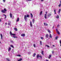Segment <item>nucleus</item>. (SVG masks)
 I'll list each match as a JSON object with an SVG mask.
<instances>
[{
  "mask_svg": "<svg viewBox=\"0 0 61 61\" xmlns=\"http://www.w3.org/2000/svg\"><path fill=\"white\" fill-rule=\"evenodd\" d=\"M6 11V9L4 8V10H1V12H2V13H5Z\"/></svg>",
  "mask_w": 61,
  "mask_h": 61,
  "instance_id": "1",
  "label": "nucleus"
},
{
  "mask_svg": "<svg viewBox=\"0 0 61 61\" xmlns=\"http://www.w3.org/2000/svg\"><path fill=\"white\" fill-rule=\"evenodd\" d=\"M10 34L11 35V36H16V35L14 34H13L12 33V32L11 31H10Z\"/></svg>",
  "mask_w": 61,
  "mask_h": 61,
  "instance_id": "2",
  "label": "nucleus"
},
{
  "mask_svg": "<svg viewBox=\"0 0 61 61\" xmlns=\"http://www.w3.org/2000/svg\"><path fill=\"white\" fill-rule=\"evenodd\" d=\"M39 54H38L37 56V58H39V57H40V58H42V56H39Z\"/></svg>",
  "mask_w": 61,
  "mask_h": 61,
  "instance_id": "3",
  "label": "nucleus"
},
{
  "mask_svg": "<svg viewBox=\"0 0 61 61\" xmlns=\"http://www.w3.org/2000/svg\"><path fill=\"white\" fill-rule=\"evenodd\" d=\"M46 14H45L44 17V18H45V19H47V17H46V15H47V12H46Z\"/></svg>",
  "mask_w": 61,
  "mask_h": 61,
  "instance_id": "4",
  "label": "nucleus"
},
{
  "mask_svg": "<svg viewBox=\"0 0 61 61\" xmlns=\"http://www.w3.org/2000/svg\"><path fill=\"white\" fill-rule=\"evenodd\" d=\"M56 30L57 33L58 34V35H60V33H59V31H58V30H57V29H56Z\"/></svg>",
  "mask_w": 61,
  "mask_h": 61,
  "instance_id": "5",
  "label": "nucleus"
},
{
  "mask_svg": "<svg viewBox=\"0 0 61 61\" xmlns=\"http://www.w3.org/2000/svg\"><path fill=\"white\" fill-rule=\"evenodd\" d=\"M24 19L25 20H26L27 18V17L26 16V15H24Z\"/></svg>",
  "mask_w": 61,
  "mask_h": 61,
  "instance_id": "6",
  "label": "nucleus"
},
{
  "mask_svg": "<svg viewBox=\"0 0 61 61\" xmlns=\"http://www.w3.org/2000/svg\"><path fill=\"white\" fill-rule=\"evenodd\" d=\"M0 36H1V39L2 40L3 38V35L2 34H0Z\"/></svg>",
  "mask_w": 61,
  "mask_h": 61,
  "instance_id": "7",
  "label": "nucleus"
},
{
  "mask_svg": "<svg viewBox=\"0 0 61 61\" xmlns=\"http://www.w3.org/2000/svg\"><path fill=\"white\" fill-rule=\"evenodd\" d=\"M44 25L45 26H47L48 25L47 24L45 23H44Z\"/></svg>",
  "mask_w": 61,
  "mask_h": 61,
  "instance_id": "8",
  "label": "nucleus"
},
{
  "mask_svg": "<svg viewBox=\"0 0 61 61\" xmlns=\"http://www.w3.org/2000/svg\"><path fill=\"white\" fill-rule=\"evenodd\" d=\"M21 36H25V34H23L21 35Z\"/></svg>",
  "mask_w": 61,
  "mask_h": 61,
  "instance_id": "9",
  "label": "nucleus"
},
{
  "mask_svg": "<svg viewBox=\"0 0 61 61\" xmlns=\"http://www.w3.org/2000/svg\"><path fill=\"white\" fill-rule=\"evenodd\" d=\"M60 4L58 5V6L59 7H60L61 5V1H60Z\"/></svg>",
  "mask_w": 61,
  "mask_h": 61,
  "instance_id": "10",
  "label": "nucleus"
},
{
  "mask_svg": "<svg viewBox=\"0 0 61 61\" xmlns=\"http://www.w3.org/2000/svg\"><path fill=\"white\" fill-rule=\"evenodd\" d=\"M48 17H50L51 15V14H49L47 15Z\"/></svg>",
  "mask_w": 61,
  "mask_h": 61,
  "instance_id": "11",
  "label": "nucleus"
},
{
  "mask_svg": "<svg viewBox=\"0 0 61 61\" xmlns=\"http://www.w3.org/2000/svg\"><path fill=\"white\" fill-rule=\"evenodd\" d=\"M42 11H41L40 13V15H42Z\"/></svg>",
  "mask_w": 61,
  "mask_h": 61,
  "instance_id": "12",
  "label": "nucleus"
},
{
  "mask_svg": "<svg viewBox=\"0 0 61 61\" xmlns=\"http://www.w3.org/2000/svg\"><path fill=\"white\" fill-rule=\"evenodd\" d=\"M51 55H49V57H48V58L49 59H50V58L51 57Z\"/></svg>",
  "mask_w": 61,
  "mask_h": 61,
  "instance_id": "13",
  "label": "nucleus"
},
{
  "mask_svg": "<svg viewBox=\"0 0 61 61\" xmlns=\"http://www.w3.org/2000/svg\"><path fill=\"white\" fill-rule=\"evenodd\" d=\"M10 18H12V14L11 13H10Z\"/></svg>",
  "mask_w": 61,
  "mask_h": 61,
  "instance_id": "14",
  "label": "nucleus"
},
{
  "mask_svg": "<svg viewBox=\"0 0 61 61\" xmlns=\"http://www.w3.org/2000/svg\"><path fill=\"white\" fill-rule=\"evenodd\" d=\"M46 38H48V34H46Z\"/></svg>",
  "mask_w": 61,
  "mask_h": 61,
  "instance_id": "15",
  "label": "nucleus"
},
{
  "mask_svg": "<svg viewBox=\"0 0 61 61\" xmlns=\"http://www.w3.org/2000/svg\"><path fill=\"white\" fill-rule=\"evenodd\" d=\"M11 48L10 47H9V48L8 49V50L9 51H10L11 50Z\"/></svg>",
  "mask_w": 61,
  "mask_h": 61,
  "instance_id": "16",
  "label": "nucleus"
},
{
  "mask_svg": "<svg viewBox=\"0 0 61 61\" xmlns=\"http://www.w3.org/2000/svg\"><path fill=\"white\" fill-rule=\"evenodd\" d=\"M22 58H20L19 59V60H18L17 61H21V60H22Z\"/></svg>",
  "mask_w": 61,
  "mask_h": 61,
  "instance_id": "17",
  "label": "nucleus"
},
{
  "mask_svg": "<svg viewBox=\"0 0 61 61\" xmlns=\"http://www.w3.org/2000/svg\"><path fill=\"white\" fill-rule=\"evenodd\" d=\"M30 25L31 26H32L33 25L32 24V22L31 21H30Z\"/></svg>",
  "mask_w": 61,
  "mask_h": 61,
  "instance_id": "18",
  "label": "nucleus"
},
{
  "mask_svg": "<svg viewBox=\"0 0 61 61\" xmlns=\"http://www.w3.org/2000/svg\"><path fill=\"white\" fill-rule=\"evenodd\" d=\"M19 18H18L16 20V22H18V21H19Z\"/></svg>",
  "mask_w": 61,
  "mask_h": 61,
  "instance_id": "19",
  "label": "nucleus"
},
{
  "mask_svg": "<svg viewBox=\"0 0 61 61\" xmlns=\"http://www.w3.org/2000/svg\"><path fill=\"white\" fill-rule=\"evenodd\" d=\"M56 18L57 19L59 18V16L58 15H57V16L56 17Z\"/></svg>",
  "mask_w": 61,
  "mask_h": 61,
  "instance_id": "20",
  "label": "nucleus"
},
{
  "mask_svg": "<svg viewBox=\"0 0 61 61\" xmlns=\"http://www.w3.org/2000/svg\"><path fill=\"white\" fill-rule=\"evenodd\" d=\"M26 16L27 17H28V18L30 16L28 14Z\"/></svg>",
  "mask_w": 61,
  "mask_h": 61,
  "instance_id": "21",
  "label": "nucleus"
},
{
  "mask_svg": "<svg viewBox=\"0 0 61 61\" xmlns=\"http://www.w3.org/2000/svg\"><path fill=\"white\" fill-rule=\"evenodd\" d=\"M10 23H11V22H10V21L9 23H8V25H10Z\"/></svg>",
  "mask_w": 61,
  "mask_h": 61,
  "instance_id": "22",
  "label": "nucleus"
},
{
  "mask_svg": "<svg viewBox=\"0 0 61 61\" xmlns=\"http://www.w3.org/2000/svg\"><path fill=\"white\" fill-rule=\"evenodd\" d=\"M60 11H61V9H59L58 11V12H59V14L60 13Z\"/></svg>",
  "mask_w": 61,
  "mask_h": 61,
  "instance_id": "23",
  "label": "nucleus"
},
{
  "mask_svg": "<svg viewBox=\"0 0 61 61\" xmlns=\"http://www.w3.org/2000/svg\"><path fill=\"white\" fill-rule=\"evenodd\" d=\"M32 22L33 23H34V22H35V20H34V19H33L32 20Z\"/></svg>",
  "mask_w": 61,
  "mask_h": 61,
  "instance_id": "24",
  "label": "nucleus"
},
{
  "mask_svg": "<svg viewBox=\"0 0 61 61\" xmlns=\"http://www.w3.org/2000/svg\"><path fill=\"white\" fill-rule=\"evenodd\" d=\"M40 45H42V41H41L40 42Z\"/></svg>",
  "mask_w": 61,
  "mask_h": 61,
  "instance_id": "25",
  "label": "nucleus"
},
{
  "mask_svg": "<svg viewBox=\"0 0 61 61\" xmlns=\"http://www.w3.org/2000/svg\"><path fill=\"white\" fill-rule=\"evenodd\" d=\"M14 29L15 31H17V28H15Z\"/></svg>",
  "mask_w": 61,
  "mask_h": 61,
  "instance_id": "26",
  "label": "nucleus"
},
{
  "mask_svg": "<svg viewBox=\"0 0 61 61\" xmlns=\"http://www.w3.org/2000/svg\"><path fill=\"white\" fill-rule=\"evenodd\" d=\"M45 46H47V47H48V48H49V47H50L49 46L47 45H45Z\"/></svg>",
  "mask_w": 61,
  "mask_h": 61,
  "instance_id": "27",
  "label": "nucleus"
},
{
  "mask_svg": "<svg viewBox=\"0 0 61 61\" xmlns=\"http://www.w3.org/2000/svg\"><path fill=\"white\" fill-rule=\"evenodd\" d=\"M36 55V53H34V54H33V57H35V56Z\"/></svg>",
  "mask_w": 61,
  "mask_h": 61,
  "instance_id": "28",
  "label": "nucleus"
},
{
  "mask_svg": "<svg viewBox=\"0 0 61 61\" xmlns=\"http://www.w3.org/2000/svg\"><path fill=\"white\" fill-rule=\"evenodd\" d=\"M32 0H26V2H27V1H32Z\"/></svg>",
  "mask_w": 61,
  "mask_h": 61,
  "instance_id": "29",
  "label": "nucleus"
},
{
  "mask_svg": "<svg viewBox=\"0 0 61 61\" xmlns=\"http://www.w3.org/2000/svg\"><path fill=\"white\" fill-rule=\"evenodd\" d=\"M16 56H21V55H17Z\"/></svg>",
  "mask_w": 61,
  "mask_h": 61,
  "instance_id": "30",
  "label": "nucleus"
},
{
  "mask_svg": "<svg viewBox=\"0 0 61 61\" xmlns=\"http://www.w3.org/2000/svg\"><path fill=\"white\" fill-rule=\"evenodd\" d=\"M31 15V17L32 18V17H33V15L32 13H30Z\"/></svg>",
  "mask_w": 61,
  "mask_h": 61,
  "instance_id": "31",
  "label": "nucleus"
},
{
  "mask_svg": "<svg viewBox=\"0 0 61 61\" xmlns=\"http://www.w3.org/2000/svg\"><path fill=\"white\" fill-rule=\"evenodd\" d=\"M49 37L50 38H52V36H51V34H50L49 36Z\"/></svg>",
  "mask_w": 61,
  "mask_h": 61,
  "instance_id": "32",
  "label": "nucleus"
},
{
  "mask_svg": "<svg viewBox=\"0 0 61 61\" xmlns=\"http://www.w3.org/2000/svg\"><path fill=\"white\" fill-rule=\"evenodd\" d=\"M6 60L7 61H10V60L8 58H7L6 59Z\"/></svg>",
  "mask_w": 61,
  "mask_h": 61,
  "instance_id": "33",
  "label": "nucleus"
},
{
  "mask_svg": "<svg viewBox=\"0 0 61 61\" xmlns=\"http://www.w3.org/2000/svg\"><path fill=\"white\" fill-rule=\"evenodd\" d=\"M54 12L55 14H56V10H54Z\"/></svg>",
  "mask_w": 61,
  "mask_h": 61,
  "instance_id": "34",
  "label": "nucleus"
},
{
  "mask_svg": "<svg viewBox=\"0 0 61 61\" xmlns=\"http://www.w3.org/2000/svg\"><path fill=\"white\" fill-rule=\"evenodd\" d=\"M41 54L42 55H44V54L43 53V51H42Z\"/></svg>",
  "mask_w": 61,
  "mask_h": 61,
  "instance_id": "35",
  "label": "nucleus"
},
{
  "mask_svg": "<svg viewBox=\"0 0 61 61\" xmlns=\"http://www.w3.org/2000/svg\"><path fill=\"white\" fill-rule=\"evenodd\" d=\"M33 46L34 47H36V44H33Z\"/></svg>",
  "mask_w": 61,
  "mask_h": 61,
  "instance_id": "36",
  "label": "nucleus"
},
{
  "mask_svg": "<svg viewBox=\"0 0 61 61\" xmlns=\"http://www.w3.org/2000/svg\"><path fill=\"white\" fill-rule=\"evenodd\" d=\"M58 38V36H57V37H55V39H57Z\"/></svg>",
  "mask_w": 61,
  "mask_h": 61,
  "instance_id": "37",
  "label": "nucleus"
},
{
  "mask_svg": "<svg viewBox=\"0 0 61 61\" xmlns=\"http://www.w3.org/2000/svg\"><path fill=\"white\" fill-rule=\"evenodd\" d=\"M47 31H48V32H49V33H50V31L49 30H48Z\"/></svg>",
  "mask_w": 61,
  "mask_h": 61,
  "instance_id": "38",
  "label": "nucleus"
},
{
  "mask_svg": "<svg viewBox=\"0 0 61 61\" xmlns=\"http://www.w3.org/2000/svg\"><path fill=\"white\" fill-rule=\"evenodd\" d=\"M13 37L14 38H17V37L16 36H13Z\"/></svg>",
  "mask_w": 61,
  "mask_h": 61,
  "instance_id": "39",
  "label": "nucleus"
},
{
  "mask_svg": "<svg viewBox=\"0 0 61 61\" xmlns=\"http://www.w3.org/2000/svg\"><path fill=\"white\" fill-rule=\"evenodd\" d=\"M10 46H11V47H12L13 48H14V46H13V45H11Z\"/></svg>",
  "mask_w": 61,
  "mask_h": 61,
  "instance_id": "40",
  "label": "nucleus"
},
{
  "mask_svg": "<svg viewBox=\"0 0 61 61\" xmlns=\"http://www.w3.org/2000/svg\"><path fill=\"white\" fill-rule=\"evenodd\" d=\"M59 25H57V28H58V27H59Z\"/></svg>",
  "mask_w": 61,
  "mask_h": 61,
  "instance_id": "41",
  "label": "nucleus"
},
{
  "mask_svg": "<svg viewBox=\"0 0 61 61\" xmlns=\"http://www.w3.org/2000/svg\"><path fill=\"white\" fill-rule=\"evenodd\" d=\"M41 38L42 39H44V38H43V37H41Z\"/></svg>",
  "mask_w": 61,
  "mask_h": 61,
  "instance_id": "42",
  "label": "nucleus"
},
{
  "mask_svg": "<svg viewBox=\"0 0 61 61\" xmlns=\"http://www.w3.org/2000/svg\"><path fill=\"white\" fill-rule=\"evenodd\" d=\"M3 1L4 3H5V0H3Z\"/></svg>",
  "mask_w": 61,
  "mask_h": 61,
  "instance_id": "43",
  "label": "nucleus"
},
{
  "mask_svg": "<svg viewBox=\"0 0 61 61\" xmlns=\"http://www.w3.org/2000/svg\"><path fill=\"white\" fill-rule=\"evenodd\" d=\"M52 54H53V53H54V51H52Z\"/></svg>",
  "mask_w": 61,
  "mask_h": 61,
  "instance_id": "44",
  "label": "nucleus"
},
{
  "mask_svg": "<svg viewBox=\"0 0 61 61\" xmlns=\"http://www.w3.org/2000/svg\"><path fill=\"white\" fill-rule=\"evenodd\" d=\"M11 43H14V41H11Z\"/></svg>",
  "mask_w": 61,
  "mask_h": 61,
  "instance_id": "45",
  "label": "nucleus"
},
{
  "mask_svg": "<svg viewBox=\"0 0 61 61\" xmlns=\"http://www.w3.org/2000/svg\"><path fill=\"white\" fill-rule=\"evenodd\" d=\"M28 54H31V53L30 52H28Z\"/></svg>",
  "mask_w": 61,
  "mask_h": 61,
  "instance_id": "46",
  "label": "nucleus"
},
{
  "mask_svg": "<svg viewBox=\"0 0 61 61\" xmlns=\"http://www.w3.org/2000/svg\"><path fill=\"white\" fill-rule=\"evenodd\" d=\"M60 44H61V40H60Z\"/></svg>",
  "mask_w": 61,
  "mask_h": 61,
  "instance_id": "47",
  "label": "nucleus"
},
{
  "mask_svg": "<svg viewBox=\"0 0 61 61\" xmlns=\"http://www.w3.org/2000/svg\"><path fill=\"white\" fill-rule=\"evenodd\" d=\"M41 2H43V1H44V0H41Z\"/></svg>",
  "mask_w": 61,
  "mask_h": 61,
  "instance_id": "48",
  "label": "nucleus"
},
{
  "mask_svg": "<svg viewBox=\"0 0 61 61\" xmlns=\"http://www.w3.org/2000/svg\"><path fill=\"white\" fill-rule=\"evenodd\" d=\"M6 18V15L5 16V18Z\"/></svg>",
  "mask_w": 61,
  "mask_h": 61,
  "instance_id": "49",
  "label": "nucleus"
},
{
  "mask_svg": "<svg viewBox=\"0 0 61 61\" xmlns=\"http://www.w3.org/2000/svg\"><path fill=\"white\" fill-rule=\"evenodd\" d=\"M1 22V19H0V22Z\"/></svg>",
  "mask_w": 61,
  "mask_h": 61,
  "instance_id": "50",
  "label": "nucleus"
},
{
  "mask_svg": "<svg viewBox=\"0 0 61 61\" xmlns=\"http://www.w3.org/2000/svg\"><path fill=\"white\" fill-rule=\"evenodd\" d=\"M5 25H7V23H5Z\"/></svg>",
  "mask_w": 61,
  "mask_h": 61,
  "instance_id": "51",
  "label": "nucleus"
},
{
  "mask_svg": "<svg viewBox=\"0 0 61 61\" xmlns=\"http://www.w3.org/2000/svg\"><path fill=\"white\" fill-rule=\"evenodd\" d=\"M54 26H53L52 27V29H54Z\"/></svg>",
  "mask_w": 61,
  "mask_h": 61,
  "instance_id": "52",
  "label": "nucleus"
},
{
  "mask_svg": "<svg viewBox=\"0 0 61 61\" xmlns=\"http://www.w3.org/2000/svg\"><path fill=\"white\" fill-rule=\"evenodd\" d=\"M46 61H48V60H46Z\"/></svg>",
  "mask_w": 61,
  "mask_h": 61,
  "instance_id": "53",
  "label": "nucleus"
},
{
  "mask_svg": "<svg viewBox=\"0 0 61 61\" xmlns=\"http://www.w3.org/2000/svg\"><path fill=\"white\" fill-rule=\"evenodd\" d=\"M3 15L5 16V15H4V14H3Z\"/></svg>",
  "mask_w": 61,
  "mask_h": 61,
  "instance_id": "54",
  "label": "nucleus"
},
{
  "mask_svg": "<svg viewBox=\"0 0 61 61\" xmlns=\"http://www.w3.org/2000/svg\"><path fill=\"white\" fill-rule=\"evenodd\" d=\"M52 46H55V45H52Z\"/></svg>",
  "mask_w": 61,
  "mask_h": 61,
  "instance_id": "55",
  "label": "nucleus"
},
{
  "mask_svg": "<svg viewBox=\"0 0 61 61\" xmlns=\"http://www.w3.org/2000/svg\"><path fill=\"white\" fill-rule=\"evenodd\" d=\"M9 26L8 27V28H9Z\"/></svg>",
  "mask_w": 61,
  "mask_h": 61,
  "instance_id": "56",
  "label": "nucleus"
},
{
  "mask_svg": "<svg viewBox=\"0 0 61 61\" xmlns=\"http://www.w3.org/2000/svg\"><path fill=\"white\" fill-rule=\"evenodd\" d=\"M60 46H61V45H60Z\"/></svg>",
  "mask_w": 61,
  "mask_h": 61,
  "instance_id": "57",
  "label": "nucleus"
},
{
  "mask_svg": "<svg viewBox=\"0 0 61 61\" xmlns=\"http://www.w3.org/2000/svg\"><path fill=\"white\" fill-rule=\"evenodd\" d=\"M60 58H61V57H60Z\"/></svg>",
  "mask_w": 61,
  "mask_h": 61,
  "instance_id": "58",
  "label": "nucleus"
},
{
  "mask_svg": "<svg viewBox=\"0 0 61 61\" xmlns=\"http://www.w3.org/2000/svg\"><path fill=\"white\" fill-rule=\"evenodd\" d=\"M0 43H1V42H0Z\"/></svg>",
  "mask_w": 61,
  "mask_h": 61,
  "instance_id": "59",
  "label": "nucleus"
}]
</instances>
